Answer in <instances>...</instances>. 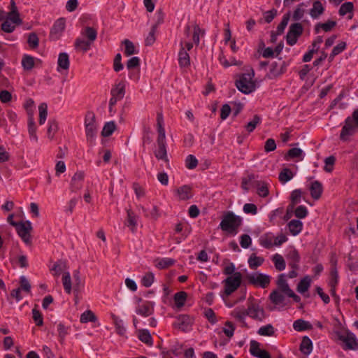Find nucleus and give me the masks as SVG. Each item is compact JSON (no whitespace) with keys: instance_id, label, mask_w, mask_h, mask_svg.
<instances>
[{"instance_id":"obj_1","label":"nucleus","mask_w":358,"mask_h":358,"mask_svg":"<svg viewBox=\"0 0 358 358\" xmlns=\"http://www.w3.org/2000/svg\"><path fill=\"white\" fill-rule=\"evenodd\" d=\"M164 118L162 113H158L157 115V124L158 137L157 139V149L155 151V156L157 159L168 161L167 151L166 145L165 129L163 127Z\"/></svg>"},{"instance_id":"obj_2","label":"nucleus","mask_w":358,"mask_h":358,"mask_svg":"<svg viewBox=\"0 0 358 358\" xmlns=\"http://www.w3.org/2000/svg\"><path fill=\"white\" fill-rule=\"evenodd\" d=\"M243 222L242 218L232 211L224 212L220 224V228L228 234L236 235Z\"/></svg>"},{"instance_id":"obj_3","label":"nucleus","mask_w":358,"mask_h":358,"mask_svg":"<svg viewBox=\"0 0 358 358\" xmlns=\"http://www.w3.org/2000/svg\"><path fill=\"white\" fill-rule=\"evenodd\" d=\"M85 127L87 141L92 145L94 144L97 134L96 115L92 111H87L85 117Z\"/></svg>"},{"instance_id":"obj_4","label":"nucleus","mask_w":358,"mask_h":358,"mask_svg":"<svg viewBox=\"0 0 358 358\" xmlns=\"http://www.w3.org/2000/svg\"><path fill=\"white\" fill-rule=\"evenodd\" d=\"M255 76L252 69L250 73H243L236 81V86L239 91L244 94H250L255 90V83L252 80Z\"/></svg>"},{"instance_id":"obj_5","label":"nucleus","mask_w":358,"mask_h":358,"mask_svg":"<svg viewBox=\"0 0 358 358\" xmlns=\"http://www.w3.org/2000/svg\"><path fill=\"white\" fill-rule=\"evenodd\" d=\"M242 275L240 272H235L233 275L227 277L224 281V294L229 296L235 292L241 284Z\"/></svg>"},{"instance_id":"obj_6","label":"nucleus","mask_w":358,"mask_h":358,"mask_svg":"<svg viewBox=\"0 0 358 358\" xmlns=\"http://www.w3.org/2000/svg\"><path fill=\"white\" fill-rule=\"evenodd\" d=\"M336 335L338 339L344 343L343 346L344 350H356L358 349V341L353 333L347 331L345 333L338 332Z\"/></svg>"},{"instance_id":"obj_7","label":"nucleus","mask_w":358,"mask_h":358,"mask_svg":"<svg viewBox=\"0 0 358 358\" xmlns=\"http://www.w3.org/2000/svg\"><path fill=\"white\" fill-rule=\"evenodd\" d=\"M10 224L16 227L18 235L22 241L27 244L30 245L31 243L30 232L32 230L31 224L29 221L24 222H10Z\"/></svg>"},{"instance_id":"obj_8","label":"nucleus","mask_w":358,"mask_h":358,"mask_svg":"<svg viewBox=\"0 0 358 358\" xmlns=\"http://www.w3.org/2000/svg\"><path fill=\"white\" fill-rule=\"evenodd\" d=\"M303 28L301 23L295 22L289 26L286 36L287 43L291 46L295 45L298 38L303 34Z\"/></svg>"},{"instance_id":"obj_9","label":"nucleus","mask_w":358,"mask_h":358,"mask_svg":"<svg viewBox=\"0 0 358 358\" xmlns=\"http://www.w3.org/2000/svg\"><path fill=\"white\" fill-rule=\"evenodd\" d=\"M246 278L250 284L262 288L266 287L271 282L269 275L259 273L249 274Z\"/></svg>"},{"instance_id":"obj_10","label":"nucleus","mask_w":358,"mask_h":358,"mask_svg":"<svg viewBox=\"0 0 358 358\" xmlns=\"http://www.w3.org/2000/svg\"><path fill=\"white\" fill-rule=\"evenodd\" d=\"M357 127L351 117H348L346 118L345 125L343 127L340 134L341 140L343 141H348L349 136L355 134Z\"/></svg>"},{"instance_id":"obj_11","label":"nucleus","mask_w":358,"mask_h":358,"mask_svg":"<svg viewBox=\"0 0 358 358\" xmlns=\"http://www.w3.org/2000/svg\"><path fill=\"white\" fill-rule=\"evenodd\" d=\"M193 324V319L187 315H180L177 317L173 326L176 329H178L183 332L189 331Z\"/></svg>"},{"instance_id":"obj_12","label":"nucleus","mask_w":358,"mask_h":358,"mask_svg":"<svg viewBox=\"0 0 358 358\" xmlns=\"http://www.w3.org/2000/svg\"><path fill=\"white\" fill-rule=\"evenodd\" d=\"M246 310L248 316L252 319L262 321L265 317L264 309L256 303L250 302Z\"/></svg>"},{"instance_id":"obj_13","label":"nucleus","mask_w":358,"mask_h":358,"mask_svg":"<svg viewBox=\"0 0 358 358\" xmlns=\"http://www.w3.org/2000/svg\"><path fill=\"white\" fill-rule=\"evenodd\" d=\"M65 29V20L64 18L58 19L51 29L50 38L52 41L58 40Z\"/></svg>"},{"instance_id":"obj_14","label":"nucleus","mask_w":358,"mask_h":358,"mask_svg":"<svg viewBox=\"0 0 358 358\" xmlns=\"http://www.w3.org/2000/svg\"><path fill=\"white\" fill-rule=\"evenodd\" d=\"M285 294L280 291L274 289L269 294V299L273 304L279 308L285 306L287 303Z\"/></svg>"},{"instance_id":"obj_15","label":"nucleus","mask_w":358,"mask_h":358,"mask_svg":"<svg viewBox=\"0 0 358 358\" xmlns=\"http://www.w3.org/2000/svg\"><path fill=\"white\" fill-rule=\"evenodd\" d=\"M136 313L143 317H148L154 313V303L145 301L136 308Z\"/></svg>"},{"instance_id":"obj_16","label":"nucleus","mask_w":358,"mask_h":358,"mask_svg":"<svg viewBox=\"0 0 358 358\" xmlns=\"http://www.w3.org/2000/svg\"><path fill=\"white\" fill-rule=\"evenodd\" d=\"M57 65L58 72H62V71H67L69 70L70 66V61L69 55L67 53H59L57 60Z\"/></svg>"},{"instance_id":"obj_17","label":"nucleus","mask_w":358,"mask_h":358,"mask_svg":"<svg viewBox=\"0 0 358 358\" xmlns=\"http://www.w3.org/2000/svg\"><path fill=\"white\" fill-rule=\"evenodd\" d=\"M178 60L181 69H186L190 66V57L187 50L183 48H180Z\"/></svg>"},{"instance_id":"obj_18","label":"nucleus","mask_w":358,"mask_h":358,"mask_svg":"<svg viewBox=\"0 0 358 358\" xmlns=\"http://www.w3.org/2000/svg\"><path fill=\"white\" fill-rule=\"evenodd\" d=\"M277 289L276 290L284 293L287 296L293 291L290 289L287 280L285 279V274H280L277 280Z\"/></svg>"},{"instance_id":"obj_19","label":"nucleus","mask_w":358,"mask_h":358,"mask_svg":"<svg viewBox=\"0 0 358 358\" xmlns=\"http://www.w3.org/2000/svg\"><path fill=\"white\" fill-rule=\"evenodd\" d=\"M84 173L76 172L71 179V188L72 192H76L82 187V182L84 179Z\"/></svg>"},{"instance_id":"obj_20","label":"nucleus","mask_w":358,"mask_h":358,"mask_svg":"<svg viewBox=\"0 0 358 358\" xmlns=\"http://www.w3.org/2000/svg\"><path fill=\"white\" fill-rule=\"evenodd\" d=\"M176 194L180 200H188L193 196L190 186L185 185L176 189Z\"/></svg>"},{"instance_id":"obj_21","label":"nucleus","mask_w":358,"mask_h":358,"mask_svg":"<svg viewBox=\"0 0 358 358\" xmlns=\"http://www.w3.org/2000/svg\"><path fill=\"white\" fill-rule=\"evenodd\" d=\"M310 191L311 196L314 199L318 200L321 197L323 192V187L322 183L318 180H315L311 183Z\"/></svg>"},{"instance_id":"obj_22","label":"nucleus","mask_w":358,"mask_h":358,"mask_svg":"<svg viewBox=\"0 0 358 358\" xmlns=\"http://www.w3.org/2000/svg\"><path fill=\"white\" fill-rule=\"evenodd\" d=\"M324 12V8L320 1H315L313 3V7L310 10V15L312 18L317 19Z\"/></svg>"},{"instance_id":"obj_23","label":"nucleus","mask_w":358,"mask_h":358,"mask_svg":"<svg viewBox=\"0 0 358 358\" xmlns=\"http://www.w3.org/2000/svg\"><path fill=\"white\" fill-rule=\"evenodd\" d=\"M110 94L120 100L122 99L125 94V84L121 81L116 84L110 91Z\"/></svg>"},{"instance_id":"obj_24","label":"nucleus","mask_w":358,"mask_h":358,"mask_svg":"<svg viewBox=\"0 0 358 358\" xmlns=\"http://www.w3.org/2000/svg\"><path fill=\"white\" fill-rule=\"evenodd\" d=\"M287 258L289 261L288 264L289 267H291L292 268H299V263L300 262V256L297 250H294L290 251L288 253Z\"/></svg>"},{"instance_id":"obj_25","label":"nucleus","mask_w":358,"mask_h":358,"mask_svg":"<svg viewBox=\"0 0 358 358\" xmlns=\"http://www.w3.org/2000/svg\"><path fill=\"white\" fill-rule=\"evenodd\" d=\"M81 35L83 38H86L87 41L93 43L97 37V31L93 27H85L81 31Z\"/></svg>"},{"instance_id":"obj_26","label":"nucleus","mask_w":358,"mask_h":358,"mask_svg":"<svg viewBox=\"0 0 358 358\" xmlns=\"http://www.w3.org/2000/svg\"><path fill=\"white\" fill-rule=\"evenodd\" d=\"M336 25V22L334 20H328L324 23L319 22L314 28L315 34H318L320 29H322L325 32L330 31Z\"/></svg>"},{"instance_id":"obj_27","label":"nucleus","mask_w":358,"mask_h":358,"mask_svg":"<svg viewBox=\"0 0 358 358\" xmlns=\"http://www.w3.org/2000/svg\"><path fill=\"white\" fill-rule=\"evenodd\" d=\"M313 350V343L308 336H303L300 345L301 352L306 355L311 353Z\"/></svg>"},{"instance_id":"obj_28","label":"nucleus","mask_w":358,"mask_h":358,"mask_svg":"<svg viewBox=\"0 0 358 358\" xmlns=\"http://www.w3.org/2000/svg\"><path fill=\"white\" fill-rule=\"evenodd\" d=\"M293 328L297 331H303L312 329L313 326L309 322L299 319L294 322Z\"/></svg>"},{"instance_id":"obj_29","label":"nucleus","mask_w":358,"mask_h":358,"mask_svg":"<svg viewBox=\"0 0 358 358\" xmlns=\"http://www.w3.org/2000/svg\"><path fill=\"white\" fill-rule=\"evenodd\" d=\"M290 233L293 236L299 234L303 228V223L299 220H292L287 224Z\"/></svg>"},{"instance_id":"obj_30","label":"nucleus","mask_w":358,"mask_h":358,"mask_svg":"<svg viewBox=\"0 0 358 358\" xmlns=\"http://www.w3.org/2000/svg\"><path fill=\"white\" fill-rule=\"evenodd\" d=\"M66 262L63 260H58L54 264L51 271L53 272V275L59 276L62 273L64 274V272H66Z\"/></svg>"},{"instance_id":"obj_31","label":"nucleus","mask_w":358,"mask_h":358,"mask_svg":"<svg viewBox=\"0 0 358 358\" xmlns=\"http://www.w3.org/2000/svg\"><path fill=\"white\" fill-rule=\"evenodd\" d=\"M127 213V219L126 225L130 228L132 232H134L137 225V216L131 209H128Z\"/></svg>"},{"instance_id":"obj_32","label":"nucleus","mask_w":358,"mask_h":358,"mask_svg":"<svg viewBox=\"0 0 358 358\" xmlns=\"http://www.w3.org/2000/svg\"><path fill=\"white\" fill-rule=\"evenodd\" d=\"M283 64L284 62H282L281 64H279L276 62H274L271 64L270 68L271 78H276L284 73Z\"/></svg>"},{"instance_id":"obj_33","label":"nucleus","mask_w":358,"mask_h":358,"mask_svg":"<svg viewBox=\"0 0 358 358\" xmlns=\"http://www.w3.org/2000/svg\"><path fill=\"white\" fill-rule=\"evenodd\" d=\"M92 44V43L85 40L83 38H78L75 41V48L76 50H82L85 52L90 49Z\"/></svg>"},{"instance_id":"obj_34","label":"nucleus","mask_w":358,"mask_h":358,"mask_svg":"<svg viewBox=\"0 0 358 358\" xmlns=\"http://www.w3.org/2000/svg\"><path fill=\"white\" fill-rule=\"evenodd\" d=\"M275 268L278 271H283L286 267V263L282 255L275 254L272 257Z\"/></svg>"},{"instance_id":"obj_35","label":"nucleus","mask_w":358,"mask_h":358,"mask_svg":"<svg viewBox=\"0 0 358 358\" xmlns=\"http://www.w3.org/2000/svg\"><path fill=\"white\" fill-rule=\"evenodd\" d=\"M255 186L257 187V192L259 196L266 197L268 195V185L264 181H255Z\"/></svg>"},{"instance_id":"obj_36","label":"nucleus","mask_w":358,"mask_h":358,"mask_svg":"<svg viewBox=\"0 0 358 358\" xmlns=\"http://www.w3.org/2000/svg\"><path fill=\"white\" fill-rule=\"evenodd\" d=\"M311 279L308 275L305 276L301 281L299 282L296 289L301 293L303 294L306 291H308V288L310 286Z\"/></svg>"},{"instance_id":"obj_37","label":"nucleus","mask_w":358,"mask_h":358,"mask_svg":"<svg viewBox=\"0 0 358 358\" xmlns=\"http://www.w3.org/2000/svg\"><path fill=\"white\" fill-rule=\"evenodd\" d=\"M122 43L124 45V53L126 56L128 57L138 53V51L136 50L134 43L129 39H124V41H122Z\"/></svg>"},{"instance_id":"obj_38","label":"nucleus","mask_w":358,"mask_h":358,"mask_svg":"<svg viewBox=\"0 0 358 358\" xmlns=\"http://www.w3.org/2000/svg\"><path fill=\"white\" fill-rule=\"evenodd\" d=\"M264 262L263 257H257L255 254H252L248 259V264L250 268L255 269L261 266Z\"/></svg>"},{"instance_id":"obj_39","label":"nucleus","mask_w":358,"mask_h":358,"mask_svg":"<svg viewBox=\"0 0 358 358\" xmlns=\"http://www.w3.org/2000/svg\"><path fill=\"white\" fill-rule=\"evenodd\" d=\"M138 338L142 342L145 343L148 345H152V336L147 329H141L138 331Z\"/></svg>"},{"instance_id":"obj_40","label":"nucleus","mask_w":358,"mask_h":358,"mask_svg":"<svg viewBox=\"0 0 358 358\" xmlns=\"http://www.w3.org/2000/svg\"><path fill=\"white\" fill-rule=\"evenodd\" d=\"M97 317L95 314L91 310H86L81 314L80 321L81 323H87L89 322H95Z\"/></svg>"},{"instance_id":"obj_41","label":"nucleus","mask_w":358,"mask_h":358,"mask_svg":"<svg viewBox=\"0 0 358 358\" xmlns=\"http://www.w3.org/2000/svg\"><path fill=\"white\" fill-rule=\"evenodd\" d=\"M187 293L181 291L175 294L174 301L178 308H180L184 306L185 302L187 299Z\"/></svg>"},{"instance_id":"obj_42","label":"nucleus","mask_w":358,"mask_h":358,"mask_svg":"<svg viewBox=\"0 0 358 358\" xmlns=\"http://www.w3.org/2000/svg\"><path fill=\"white\" fill-rule=\"evenodd\" d=\"M22 65L24 70L29 71L34 66V58L30 55H25L22 59Z\"/></svg>"},{"instance_id":"obj_43","label":"nucleus","mask_w":358,"mask_h":358,"mask_svg":"<svg viewBox=\"0 0 358 358\" xmlns=\"http://www.w3.org/2000/svg\"><path fill=\"white\" fill-rule=\"evenodd\" d=\"M116 128V125L114 122H108L105 124L101 131V135L104 137L110 136Z\"/></svg>"},{"instance_id":"obj_44","label":"nucleus","mask_w":358,"mask_h":358,"mask_svg":"<svg viewBox=\"0 0 358 358\" xmlns=\"http://www.w3.org/2000/svg\"><path fill=\"white\" fill-rule=\"evenodd\" d=\"M39 110V124H43L46 120L48 115V106L45 103H42L38 106Z\"/></svg>"},{"instance_id":"obj_45","label":"nucleus","mask_w":358,"mask_h":358,"mask_svg":"<svg viewBox=\"0 0 358 358\" xmlns=\"http://www.w3.org/2000/svg\"><path fill=\"white\" fill-rule=\"evenodd\" d=\"M294 175L290 169L285 168L283 169L279 174V180L282 183H285L293 178Z\"/></svg>"},{"instance_id":"obj_46","label":"nucleus","mask_w":358,"mask_h":358,"mask_svg":"<svg viewBox=\"0 0 358 358\" xmlns=\"http://www.w3.org/2000/svg\"><path fill=\"white\" fill-rule=\"evenodd\" d=\"M246 313V309L236 308L232 311L231 315L238 320L240 322L245 323V317L248 316Z\"/></svg>"},{"instance_id":"obj_47","label":"nucleus","mask_w":358,"mask_h":358,"mask_svg":"<svg viewBox=\"0 0 358 358\" xmlns=\"http://www.w3.org/2000/svg\"><path fill=\"white\" fill-rule=\"evenodd\" d=\"M62 283L66 293L71 292V279L69 272H64L62 276Z\"/></svg>"},{"instance_id":"obj_48","label":"nucleus","mask_w":358,"mask_h":358,"mask_svg":"<svg viewBox=\"0 0 358 358\" xmlns=\"http://www.w3.org/2000/svg\"><path fill=\"white\" fill-rule=\"evenodd\" d=\"M303 6H305V3H301L294 10L292 15V19L294 21H299L303 17L305 13V10L303 8Z\"/></svg>"},{"instance_id":"obj_49","label":"nucleus","mask_w":358,"mask_h":358,"mask_svg":"<svg viewBox=\"0 0 358 358\" xmlns=\"http://www.w3.org/2000/svg\"><path fill=\"white\" fill-rule=\"evenodd\" d=\"M28 131L30 136V138L35 141H37L38 138L36 134V127L35 125V122L32 117H29L28 122Z\"/></svg>"},{"instance_id":"obj_50","label":"nucleus","mask_w":358,"mask_h":358,"mask_svg":"<svg viewBox=\"0 0 358 358\" xmlns=\"http://www.w3.org/2000/svg\"><path fill=\"white\" fill-rule=\"evenodd\" d=\"M289 20V13L285 14L282 17V21L277 27L276 34L280 35L283 33L285 27H287Z\"/></svg>"},{"instance_id":"obj_51","label":"nucleus","mask_w":358,"mask_h":358,"mask_svg":"<svg viewBox=\"0 0 358 358\" xmlns=\"http://www.w3.org/2000/svg\"><path fill=\"white\" fill-rule=\"evenodd\" d=\"M260 122L261 117L259 115H255L253 117V119L245 125V129L249 133H250L255 129L257 125H258Z\"/></svg>"},{"instance_id":"obj_52","label":"nucleus","mask_w":358,"mask_h":358,"mask_svg":"<svg viewBox=\"0 0 358 358\" xmlns=\"http://www.w3.org/2000/svg\"><path fill=\"white\" fill-rule=\"evenodd\" d=\"M257 333L261 336H271L274 334V328L271 324H267L260 327Z\"/></svg>"},{"instance_id":"obj_53","label":"nucleus","mask_w":358,"mask_h":358,"mask_svg":"<svg viewBox=\"0 0 358 358\" xmlns=\"http://www.w3.org/2000/svg\"><path fill=\"white\" fill-rule=\"evenodd\" d=\"M157 25H152L151 27V30L149 32L148 36L146 37L145 40V45H152L155 41V32L157 31Z\"/></svg>"},{"instance_id":"obj_54","label":"nucleus","mask_w":358,"mask_h":358,"mask_svg":"<svg viewBox=\"0 0 358 358\" xmlns=\"http://www.w3.org/2000/svg\"><path fill=\"white\" fill-rule=\"evenodd\" d=\"M354 8L353 3L352 2H345L341 5L339 9V15L341 16H344L348 13L352 12Z\"/></svg>"},{"instance_id":"obj_55","label":"nucleus","mask_w":358,"mask_h":358,"mask_svg":"<svg viewBox=\"0 0 358 358\" xmlns=\"http://www.w3.org/2000/svg\"><path fill=\"white\" fill-rule=\"evenodd\" d=\"M345 48L346 43L345 42H340L333 48L329 58L332 59L336 55L342 52L345 49Z\"/></svg>"},{"instance_id":"obj_56","label":"nucleus","mask_w":358,"mask_h":358,"mask_svg":"<svg viewBox=\"0 0 358 358\" xmlns=\"http://www.w3.org/2000/svg\"><path fill=\"white\" fill-rule=\"evenodd\" d=\"M175 263V260L171 258H163L159 261V262L157 264V266L159 268L164 269L172 265H173Z\"/></svg>"},{"instance_id":"obj_57","label":"nucleus","mask_w":358,"mask_h":358,"mask_svg":"<svg viewBox=\"0 0 358 358\" xmlns=\"http://www.w3.org/2000/svg\"><path fill=\"white\" fill-rule=\"evenodd\" d=\"M32 317L37 326L40 327L43 325V320L42 314L36 308L32 310Z\"/></svg>"},{"instance_id":"obj_58","label":"nucleus","mask_w":358,"mask_h":358,"mask_svg":"<svg viewBox=\"0 0 358 358\" xmlns=\"http://www.w3.org/2000/svg\"><path fill=\"white\" fill-rule=\"evenodd\" d=\"M336 158L334 156H329L324 159L325 166L324 169L325 171L330 173L333 171Z\"/></svg>"},{"instance_id":"obj_59","label":"nucleus","mask_w":358,"mask_h":358,"mask_svg":"<svg viewBox=\"0 0 358 358\" xmlns=\"http://www.w3.org/2000/svg\"><path fill=\"white\" fill-rule=\"evenodd\" d=\"M301 194L302 192L301 189H295L292 192L290 199L291 202H292V206H296L301 202Z\"/></svg>"},{"instance_id":"obj_60","label":"nucleus","mask_w":358,"mask_h":358,"mask_svg":"<svg viewBox=\"0 0 358 358\" xmlns=\"http://www.w3.org/2000/svg\"><path fill=\"white\" fill-rule=\"evenodd\" d=\"M73 279H74V291L78 292L80 288L83 287V282L81 280L80 273L78 271H75L73 273Z\"/></svg>"},{"instance_id":"obj_61","label":"nucleus","mask_w":358,"mask_h":358,"mask_svg":"<svg viewBox=\"0 0 358 358\" xmlns=\"http://www.w3.org/2000/svg\"><path fill=\"white\" fill-rule=\"evenodd\" d=\"M197 164H198V161L194 155H189L187 156V157L185 160V165L187 169H193L196 167Z\"/></svg>"},{"instance_id":"obj_62","label":"nucleus","mask_w":358,"mask_h":358,"mask_svg":"<svg viewBox=\"0 0 358 358\" xmlns=\"http://www.w3.org/2000/svg\"><path fill=\"white\" fill-rule=\"evenodd\" d=\"M154 275L152 273H146L142 278V285L145 287H149L154 282Z\"/></svg>"},{"instance_id":"obj_63","label":"nucleus","mask_w":358,"mask_h":358,"mask_svg":"<svg viewBox=\"0 0 358 358\" xmlns=\"http://www.w3.org/2000/svg\"><path fill=\"white\" fill-rule=\"evenodd\" d=\"M38 38L35 33H31L29 34L27 43L30 48H36L38 46Z\"/></svg>"},{"instance_id":"obj_64","label":"nucleus","mask_w":358,"mask_h":358,"mask_svg":"<svg viewBox=\"0 0 358 358\" xmlns=\"http://www.w3.org/2000/svg\"><path fill=\"white\" fill-rule=\"evenodd\" d=\"M294 215L299 219L306 217L308 215L307 208L304 206H298L294 210Z\"/></svg>"}]
</instances>
